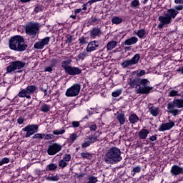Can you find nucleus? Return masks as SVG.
Wrapping results in <instances>:
<instances>
[{"label": "nucleus", "instance_id": "nucleus-1", "mask_svg": "<svg viewBox=\"0 0 183 183\" xmlns=\"http://www.w3.org/2000/svg\"><path fill=\"white\" fill-rule=\"evenodd\" d=\"M151 82L147 79H130L129 85L132 88L137 89V94H148L149 92H152L154 87L149 86Z\"/></svg>", "mask_w": 183, "mask_h": 183}, {"label": "nucleus", "instance_id": "nucleus-2", "mask_svg": "<svg viewBox=\"0 0 183 183\" xmlns=\"http://www.w3.org/2000/svg\"><path fill=\"white\" fill-rule=\"evenodd\" d=\"M104 161L106 164L114 165V164H118L120 161H122V157H121V149L118 147H112L105 154Z\"/></svg>", "mask_w": 183, "mask_h": 183}, {"label": "nucleus", "instance_id": "nucleus-3", "mask_svg": "<svg viewBox=\"0 0 183 183\" xmlns=\"http://www.w3.org/2000/svg\"><path fill=\"white\" fill-rule=\"evenodd\" d=\"M9 45L10 49L13 51H17V52H24L28 48V44H25V40L22 36L16 35L9 41Z\"/></svg>", "mask_w": 183, "mask_h": 183}, {"label": "nucleus", "instance_id": "nucleus-4", "mask_svg": "<svg viewBox=\"0 0 183 183\" xmlns=\"http://www.w3.org/2000/svg\"><path fill=\"white\" fill-rule=\"evenodd\" d=\"M178 11L174 9H167L164 12V16H159L158 21L160 24H158L157 28L162 29L164 25H169L172 22V19H175L178 15Z\"/></svg>", "mask_w": 183, "mask_h": 183}, {"label": "nucleus", "instance_id": "nucleus-5", "mask_svg": "<svg viewBox=\"0 0 183 183\" xmlns=\"http://www.w3.org/2000/svg\"><path fill=\"white\" fill-rule=\"evenodd\" d=\"M175 108H183V99H174L172 102L167 104V112L172 114L173 117H177L181 110Z\"/></svg>", "mask_w": 183, "mask_h": 183}, {"label": "nucleus", "instance_id": "nucleus-6", "mask_svg": "<svg viewBox=\"0 0 183 183\" xmlns=\"http://www.w3.org/2000/svg\"><path fill=\"white\" fill-rule=\"evenodd\" d=\"M39 24L38 22H29L25 26V33L31 38H35L39 34Z\"/></svg>", "mask_w": 183, "mask_h": 183}, {"label": "nucleus", "instance_id": "nucleus-7", "mask_svg": "<svg viewBox=\"0 0 183 183\" xmlns=\"http://www.w3.org/2000/svg\"><path fill=\"white\" fill-rule=\"evenodd\" d=\"M69 64L71 63L68 61H63L61 63V68L64 69L66 74L72 76L79 75L80 74H82V70L79 69V67L69 66Z\"/></svg>", "mask_w": 183, "mask_h": 183}, {"label": "nucleus", "instance_id": "nucleus-8", "mask_svg": "<svg viewBox=\"0 0 183 183\" xmlns=\"http://www.w3.org/2000/svg\"><path fill=\"white\" fill-rule=\"evenodd\" d=\"M38 89V87L35 85L28 86L26 89H21L18 94L19 98H26L27 99H31V94H34L35 91Z\"/></svg>", "mask_w": 183, "mask_h": 183}, {"label": "nucleus", "instance_id": "nucleus-9", "mask_svg": "<svg viewBox=\"0 0 183 183\" xmlns=\"http://www.w3.org/2000/svg\"><path fill=\"white\" fill-rule=\"evenodd\" d=\"M25 65H26V64L21 61H12L11 64L6 67V72L11 74L14 72V71H16V69H22V68H25Z\"/></svg>", "mask_w": 183, "mask_h": 183}, {"label": "nucleus", "instance_id": "nucleus-10", "mask_svg": "<svg viewBox=\"0 0 183 183\" xmlns=\"http://www.w3.org/2000/svg\"><path fill=\"white\" fill-rule=\"evenodd\" d=\"M81 92V85L78 83L73 84L66 92V97H77Z\"/></svg>", "mask_w": 183, "mask_h": 183}, {"label": "nucleus", "instance_id": "nucleus-11", "mask_svg": "<svg viewBox=\"0 0 183 183\" xmlns=\"http://www.w3.org/2000/svg\"><path fill=\"white\" fill-rule=\"evenodd\" d=\"M39 127L38 124H29L26 127L22 129V131H24L26 133L25 138H29L31 135H34V134H36L38 132Z\"/></svg>", "mask_w": 183, "mask_h": 183}, {"label": "nucleus", "instance_id": "nucleus-12", "mask_svg": "<svg viewBox=\"0 0 183 183\" xmlns=\"http://www.w3.org/2000/svg\"><path fill=\"white\" fill-rule=\"evenodd\" d=\"M141 56L139 54H135L132 59L124 60L122 64V68H128V66H132V65H136L139 62Z\"/></svg>", "mask_w": 183, "mask_h": 183}, {"label": "nucleus", "instance_id": "nucleus-13", "mask_svg": "<svg viewBox=\"0 0 183 183\" xmlns=\"http://www.w3.org/2000/svg\"><path fill=\"white\" fill-rule=\"evenodd\" d=\"M61 149H62V146H61L59 144L54 143L49 145L47 154L48 155H55L56 154H58Z\"/></svg>", "mask_w": 183, "mask_h": 183}, {"label": "nucleus", "instance_id": "nucleus-14", "mask_svg": "<svg viewBox=\"0 0 183 183\" xmlns=\"http://www.w3.org/2000/svg\"><path fill=\"white\" fill-rule=\"evenodd\" d=\"M51 38L47 36L44 39H41V41H39L38 42H36L34 45V49H44V46L45 45H48L49 44Z\"/></svg>", "mask_w": 183, "mask_h": 183}, {"label": "nucleus", "instance_id": "nucleus-15", "mask_svg": "<svg viewBox=\"0 0 183 183\" xmlns=\"http://www.w3.org/2000/svg\"><path fill=\"white\" fill-rule=\"evenodd\" d=\"M175 127V123L171 120H169L168 123L162 124L159 127V131L164 132V131H169L171 128Z\"/></svg>", "mask_w": 183, "mask_h": 183}, {"label": "nucleus", "instance_id": "nucleus-16", "mask_svg": "<svg viewBox=\"0 0 183 183\" xmlns=\"http://www.w3.org/2000/svg\"><path fill=\"white\" fill-rule=\"evenodd\" d=\"M170 172L173 177H178V175H182L183 167L174 164L172 167Z\"/></svg>", "mask_w": 183, "mask_h": 183}, {"label": "nucleus", "instance_id": "nucleus-17", "mask_svg": "<svg viewBox=\"0 0 183 183\" xmlns=\"http://www.w3.org/2000/svg\"><path fill=\"white\" fill-rule=\"evenodd\" d=\"M99 46V42L98 41H90L86 48V52H92L94 51H97V49Z\"/></svg>", "mask_w": 183, "mask_h": 183}, {"label": "nucleus", "instance_id": "nucleus-18", "mask_svg": "<svg viewBox=\"0 0 183 183\" xmlns=\"http://www.w3.org/2000/svg\"><path fill=\"white\" fill-rule=\"evenodd\" d=\"M148 108L149 112L152 115V117H158L159 114V107H155V106L150 104Z\"/></svg>", "mask_w": 183, "mask_h": 183}, {"label": "nucleus", "instance_id": "nucleus-19", "mask_svg": "<svg viewBox=\"0 0 183 183\" xmlns=\"http://www.w3.org/2000/svg\"><path fill=\"white\" fill-rule=\"evenodd\" d=\"M102 34L101 29L97 27H94L92 31H90V36L92 38H97V36H99Z\"/></svg>", "mask_w": 183, "mask_h": 183}, {"label": "nucleus", "instance_id": "nucleus-20", "mask_svg": "<svg viewBox=\"0 0 183 183\" xmlns=\"http://www.w3.org/2000/svg\"><path fill=\"white\" fill-rule=\"evenodd\" d=\"M148 134H149V132L147 129H142L139 132V138L140 139H147Z\"/></svg>", "mask_w": 183, "mask_h": 183}, {"label": "nucleus", "instance_id": "nucleus-21", "mask_svg": "<svg viewBox=\"0 0 183 183\" xmlns=\"http://www.w3.org/2000/svg\"><path fill=\"white\" fill-rule=\"evenodd\" d=\"M137 42H138V38H137L135 36H132V37L125 40L124 45H127V46L134 45V44H137Z\"/></svg>", "mask_w": 183, "mask_h": 183}, {"label": "nucleus", "instance_id": "nucleus-22", "mask_svg": "<svg viewBox=\"0 0 183 183\" xmlns=\"http://www.w3.org/2000/svg\"><path fill=\"white\" fill-rule=\"evenodd\" d=\"M117 43L116 41H109L107 45V51H112V49H114V48L117 46Z\"/></svg>", "mask_w": 183, "mask_h": 183}, {"label": "nucleus", "instance_id": "nucleus-23", "mask_svg": "<svg viewBox=\"0 0 183 183\" xmlns=\"http://www.w3.org/2000/svg\"><path fill=\"white\" fill-rule=\"evenodd\" d=\"M117 121H119L120 125H124L125 124V114H118Z\"/></svg>", "mask_w": 183, "mask_h": 183}, {"label": "nucleus", "instance_id": "nucleus-24", "mask_svg": "<svg viewBox=\"0 0 183 183\" xmlns=\"http://www.w3.org/2000/svg\"><path fill=\"white\" fill-rule=\"evenodd\" d=\"M129 119L131 124H135L138 122V121H139V118L138 117V116H137V114L130 115Z\"/></svg>", "mask_w": 183, "mask_h": 183}, {"label": "nucleus", "instance_id": "nucleus-25", "mask_svg": "<svg viewBox=\"0 0 183 183\" xmlns=\"http://www.w3.org/2000/svg\"><path fill=\"white\" fill-rule=\"evenodd\" d=\"M169 97H181V93H179V92H178L177 90H171L169 92Z\"/></svg>", "mask_w": 183, "mask_h": 183}, {"label": "nucleus", "instance_id": "nucleus-26", "mask_svg": "<svg viewBox=\"0 0 183 183\" xmlns=\"http://www.w3.org/2000/svg\"><path fill=\"white\" fill-rule=\"evenodd\" d=\"M51 110V107L48 104H44L41 107V111L42 112L46 113V112H49V111Z\"/></svg>", "mask_w": 183, "mask_h": 183}, {"label": "nucleus", "instance_id": "nucleus-27", "mask_svg": "<svg viewBox=\"0 0 183 183\" xmlns=\"http://www.w3.org/2000/svg\"><path fill=\"white\" fill-rule=\"evenodd\" d=\"M112 24H115L116 25H119V24H121L122 22V19L119 18L118 16L113 17L112 19Z\"/></svg>", "mask_w": 183, "mask_h": 183}, {"label": "nucleus", "instance_id": "nucleus-28", "mask_svg": "<svg viewBox=\"0 0 183 183\" xmlns=\"http://www.w3.org/2000/svg\"><path fill=\"white\" fill-rule=\"evenodd\" d=\"M45 137V134H40V133H37L34 134V136L32 137L33 139H44Z\"/></svg>", "mask_w": 183, "mask_h": 183}, {"label": "nucleus", "instance_id": "nucleus-29", "mask_svg": "<svg viewBox=\"0 0 183 183\" xmlns=\"http://www.w3.org/2000/svg\"><path fill=\"white\" fill-rule=\"evenodd\" d=\"M136 34L137 35V36H139L140 39L144 38V36H145V29H139L137 31V32L136 33Z\"/></svg>", "mask_w": 183, "mask_h": 183}, {"label": "nucleus", "instance_id": "nucleus-30", "mask_svg": "<svg viewBox=\"0 0 183 183\" xmlns=\"http://www.w3.org/2000/svg\"><path fill=\"white\" fill-rule=\"evenodd\" d=\"M46 168L49 169V171H55V169L58 168V165L56 164L51 163L47 165Z\"/></svg>", "mask_w": 183, "mask_h": 183}, {"label": "nucleus", "instance_id": "nucleus-31", "mask_svg": "<svg viewBox=\"0 0 183 183\" xmlns=\"http://www.w3.org/2000/svg\"><path fill=\"white\" fill-rule=\"evenodd\" d=\"M141 169H142V168L139 166H137V167H134L132 171V172H133L132 176L134 177V176H135V174H138V173L141 172Z\"/></svg>", "mask_w": 183, "mask_h": 183}, {"label": "nucleus", "instance_id": "nucleus-32", "mask_svg": "<svg viewBox=\"0 0 183 183\" xmlns=\"http://www.w3.org/2000/svg\"><path fill=\"white\" fill-rule=\"evenodd\" d=\"M89 141L91 142V144H94V142H97L98 141V137L97 135L94 134L89 137Z\"/></svg>", "mask_w": 183, "mask_h": 183}, {"label": "nucleus", "instance_id": "nucleus-33", "mask_svg": "<svg viewBox=\"0 0 183 183\" xmlns=\"http://www.w3.org/2000/svg\"><path fill=\"white\" fill-rule=\"evenodd\" d=\"M89 141L91 142V144H94V142H97L98 141V137L97 135L94 134L89 137Z\"/></svg>", "mask_w": 183, "mask_h": 183}, {"label": "nucleus", "instance_id": "nucleus-34", "mask_svg": "<svg viewBox=\"0 0 183 183\" xmlns=\"http://www.w3.org/2000/svg\"><path fill=\"white\" fill-rule=\"evenodd\" d=\"M81 158H86L87 159H91V158H92V154H89V153H81Z\"/></svg>", "mask_w": 183, "mask_h": 183}, {"label": "nucleus", "instance_id": "nucleus-35", "mask_svg": "<svg viewBox=\"0 0 183 183\" xmlns=\"http://www.w3.org/2000/svg\"><path fill=\"white\" fill-rule=\"evenodd\" d=\"M132 8H138L139 6V1L138 0H134L131 3Z\"/></svg>", "mask_w": 183, "mask_h": 183}, {"label": "nucleus", "instance_id": "nucleus-36", "mask_svg": "<svg viewBox=\"0 0 183 183\" xmlns=\"http://www.w3.org/2000/svg\"><path fill=\"white\" fill-rule=\"evenodd\" d=\"M69 138H70L71 142L74 143L76 140V138H78V134H76V133H73L70 134Z\"/></svg>", "mask_w": 183, "mask_h": 183}, {"label": "nucleus", "instance_id": "nucleus-37", "mask_svg": "<svg viewBox=\"0 0 183 183\" xmlns=\"http://www.w3.org/2000/svg\"><path fill=\"white\" fill-rule=\"evenodd\" d=\"M54 135H62V134H65V129L61 130H54L53 131Z\"/></svg>", "mask_w": 183, "mask_h": 183}, {"label": "nucleus", "instance_id": "nucleus-38", "mask_svg": "<svg viewBox=\"0 0 183 183\" xmlns=\"http://www.w3.org/2000/svg\"><path fill=\"white\" fill-rule=\"evenodd\" d=\"M120 94H122V90H117L115 92H113L112 93V97H114V98H117V97H119Z\"/></svg>", "mask_w": 183, "mask_h": 183}, {"label": "nucleus", "instance_id": "nucleus-39", "mask_svg": "<svg viewBox=\"0 0 183 183\" xmlns=\"http://www.w3.org/2000/svg\"><path fill=\"white\" fill-rule=\"evenodd\" d=\"M97 182H98V179H97V177L94 176H91L90 177H89V182L87 183H97Z\"/></svg>", "mask_w": 183, "mask_h": 183}, {"label": "nucleus", "instance_id": "nucleus-40", "mask_svg": "<svg viewBox=\"0 0 183 183\" xmlns=\"http://www.w3.org/2000/svg\"><path fill=\"white\" fill-rule=\"evenodd\" d=\"M51 64H50V66L53 68H55V66H56V64H58V59H52L51 61H50Z\"/></svg>", "mask_w": 183, "mask_h": 183}, {"label": "nucleus", "instance_id": "nucleus-41", "mask_svg": "<svg viewBox=\"0 0 183 183\" xmlns=\"http://www.w3.org/2000/svg\"><path fill=\"white\" fill-rule=\"evenodd\" d=\"M9 162V159L8 157H4L1 160H0V167H2L4 164H8Z\"/></svg>", "mask_w": 183, "mask_h": 183}, {"label": "nucleus", "instance_id": "nucleus-42", "mask_svg": "<svg viewBox=\"0 0 183 183\" xmlns=\"http://www.w3.org/2000/svg\"><path fill=\"white\" fill-rule=\"evenodd\" d=\"M66 165H68V164L66 162L65 160L59 161V166L60 167V168H65V167H66Z\"/></svg>", "mask_w": 183, "mask_h": 183}, {"label": "nucleus", "instance_id": "nucleus-43", "mask_svg": "<svg viewBox=\"0 0 183 183\" xmlns=\"http://www.w3.org/2000/svg\"><path fill=\"white\" fill-rule=\"evenodd\" d=\"M63 161L66 162H69V161H71V154H64L63 157Z\"/></svg>", "mask_w": 183, "mask_h": 183}, {"label": "nucleus", "instance_id": "nucleus-44", "mask_svg": "<svg viewBox=\"0 0 183 183\" xmlns=\"http://www.w3.org/2000/svg\"><path fill=\"white\" fill-rule=\"evenodd\" d=\"M54 134H44V139L46 141L48 139H54Z\"/></svg>", "mask_w": 183, "mask_h": 183}, {"label": "nucleus", "instance_id": "nucleus-45", "mask_svg": "<svg viewBox=\"0 0 183 183\" xmlns=\"http://www.w3.org/2000/svg\"><path fill=\"white\" fill-rule=\"evenodd\" d=\"M91 144V142L89 141V139H88V141H86L82 144L81 148H86L87 147H89Z\"/></svg>", "mask_w": 183, "mask_h": 183}, {"label": "nucleus", "instance_id": "nucleus-46", "mask_svg": "<svg viewBox=\"0 0 183 183\" xmlns=\"http://www.w3.org/2000/svg\"><path fill=\"white\" fill-rule=\"evenodd\" d=\"M79 42L81 44V45H84L85 44H87L86 39L84 37H81L79 39Z\"/></svg>", "mask_w": 183, "mask_h": 183}, {"label": "nucleus", "instance_id": "nucleus-47", "mask_svg": "<svg viewBox=\"0 0 183 183\" xmlns=\"http://www.w3.org/2000/svg\"><path fill=\"white\" fill-rule=\"evenodd\" d=\"M52 66H47L44 69V72H52L54 71Z\"/></svg>", "mask_w": 183, "mask_h": 183}, {"label": "nucleus", "instance_id": "nucleus-48", "mask_svg": "<svg viewBox=\"0 0 183 183\" xmlns=\"http://www.w3.org/2000/svg\"><path fill=\"white\" fill-rule=\"evenodd\" d=\"M34 12H36V14H38V12H42V6H37L36 7H35Z\"/></svg>", "mask_w": 183, "mask_h": 183}, {"label": "nucleus", "instance_id": "nucleus-49", "mask_svg": "<svg viewBox=\"0 0 183 183\" xmlns=\"http://www.w3.org/2000/svg\"><path fill=\"white\" fill-rule=\"evenodd\" d=\"M49 181H58L59 177L58 176H51L49 177Z\"/></svg>", "mask_w": 183, "mask_h": 183}, {"label": "nucleus", "instance_id": "nucleus-50", "mask_svg": "<svg viewBox=\"0 0 183 183\" xmlns=\"http://www.w3.org/2000/svg\"><path fill=\"white\" fill-rule=\"evenodd\" d=\"M99 21V19H97V16L92 17L91 24L92 25H94L96 22H98Z\"/></svg>", "mask_w": 183, "mask_h": 183}, {"label": "nucleus", "instance_id": "nucleus-51", "mask_svg": "<svg viewBox=\"0 0 183 183\" xmlns=\"http://www.w3.org/2000/svg\"><path fill=\"white\" fill-rule=\"evenodd\" d=\"M72 125L74 128H78V127H79V122H72Z\"/></svg>", "mask_w": 183, "mask_h": 183}, {"label": "nucleus", "instance_id": "nucleus-52", "mask_svg": "<svg viewBox=\"0 0 183 183\" xmlns=\"http://www.w3.org/2000/svg\"><path fill=\"white\" fill-rule=\"evenodd\" d=\"M175 11H182L183 10V6L182 5H179L176 6L174 7Z\"/></svg>", "mask_w": 183, "mask_h": 183}, {"label": "nucleus", "instance_id": "nucleus-53", "mask_svg": "<svg viewBox=\"0 0 183 183\" xmlns=\"http://www.w3.org/2000/svg\"><path fill=\"white\" fill-rule=\"evenodd\" d=\"M145 75V70H141L139 73L137 74V76H142Z\"/></svg>", "mask_w": 183, "mask_h": 183}, {"label": "nucleus", "instance_id": "nucleus-54", "mask_svg": "<svg viewBox=\"0 0 183 183\" xmlns=\"http://www.w3.org/2000/svg\"><path fill=\"white\" fill-rule=\"evenodd\" d=\"M17 123H18L19 125H22V124H24V118L19 117V118L17 119Z\"/></svg>", "mask_w": 183, "mask_h": 183}, {"label": "nucleus", "instance_id": "nucleus-55", "mask_svg": "<svg viewBox=\"0 0 183 183\" xmlns=\"http://www.w3.org/2000/svg\"><path fill=\"white\" fill-rule=\"evenodd\" d=\"M66 42L67 44H71V42H72V36H69L66 38Z\"/></svg>", "mask_w": 183, "mask_h": 183}, {"label": "nucleus", "instance_id": "nucleus-56", "mask_svg": "<svg viewBox=\"0 0 183 183\" xmlns=\"http://www.w3.org/2000/svg\"><path fill=\"white\" fill-rule=\"evenodd\" d=\"M90 131H96L97 130V124H92L90 127Z\"/></svg>", "mask_w": 183, "mask_h": 183}, {"label": "nucleus", "instance_id": "nucleus-57", "mask_svg": "<svg viewBox=\"0 0 183 183\" xmlns=\"http://www.w3.org/2000/svg\"><path fill=\"white\" fill-rule=\"evenodd\" d=\"M40 90L43 91L44 92V97H46V95H48V93H46L47 92V89H44V87L40 86Z\"/></svg>", "mask_w": 183, "mask_h": 183}, {"label": "nucleus", "instance_id": "nucleus-58", "mask_svg": "<svg viewBox=\"0 0 183 183\" xmlns=\"http://www.w3.org/2000/svg\"><path fill=\"white\" fill-rule=\"evenodd\" d=\"M149 141L154 142L157 141V135H153L149 137Z\"/></svg>", "mask_w": 183, "mask_h": 183}, {"label": "nucleus", "instance_id": "nucleus-59", "mask_svg": "<svg viewBox=\"0 0 183 183\" xmlns=\"http://www.w3.org/2000/svg\"><path fill=\"white\" fill-rule=\"evenodd\" d=\"M82 12V9H77L74 10V14L76 15L77 14H81Z\"/></svg>", "mask_w": 183, "mask_h": 183}, {"label": "nucleus", "instance_id": "nucleus-60", "mask_svg": "<svg viewBox=\"0 0 183 183\" xmlns=\"http://www.w3.org/2000/svg\"><path fill=\"white\" fill-rule=\"evenodd\" d=\"M174 3L181 5V4H183V0H174Z\"/></svg>", "mask_w": 183, "mask_h": 183}, {"label": "nucleus", "instance_id": "nucleus-61", "mask_svg": "<svg viewBox=\"0 0 183 183\" xmlns=\"http://www.w3.org/2000/svg\"><path fill=\"white\" fill-rule=\"evenodd\" d=\"M177 72H181L183 75V66L177 69Z\"/></svg>", "mask_w": 183, "mask_h": 183}, {"label": "nucleus", "instance_id": "nucleus-62", "mask_svg": "<svg viewBox=\"0 0 183 183\" xmlns=\"http://www.w3.org/2000/svg\"><path fill=\"white\" fill-rule=\"evenodd\" d=\"M31 0H20V2H24L26 4V2H31Z\"/></svg>", "mask_w": 183, "mask_h": 183}, {"label": "nucleus", "instance_id": "nucleus-63", "mask_svg": "<svg viewBox=\"0 0 183 183\" xmlns=\"http://www.w3.org/2000/svg\"><path fill=\"white\" fill-rule=\"evenodd\" d=\"M70 18H72V19H76V15L74 14V15H71L70 16Z\"/></svg>", "mask_w": 183, "mask_h": 183}, {"label": "nucleus", "instance_id": "nucleus-64", "mask_svg": "<svg viewBox=\"0 0 183 183\" xmlns=\"http://www.w3.org/2000/svg\"><path fill=\"white\" fill-rule=\"evenodd\" d=\"M82 10H83V11H86V4H84V5H83Z\"/></svg>", "mask_w": 183, "mask_h": 183}]
</instances>
